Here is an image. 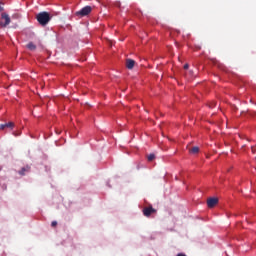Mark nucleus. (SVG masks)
Returning <instances> with one entry per match:
<instances>
[{
  "mask_svg": "<svg viewBox=\"0 0 256 256\" xmlns=\"http://www.w3.org/2000/svg\"><path fill=\"white\" fill-rule=\"evenodd\" d=\"M217 203H219V199L218 198H209L207 200V206L210 209H213V207H215V205H217Z\"/></svg>",
  "mask_w": 256,
  "mask_h": 256,
  "instance_id": "39448f33",
  "label": "nucleus"
},
{
  "mask_svg": "<svg viewBox=\"0 0 256 256\" xmlns=\"http://www.w3.org/2000/svg\"><path fill=\"white\" fill-rule=\"evenodd\" d=\"M1 11H3V6H1V4H0V13H1Z\"/></svg>",
  "mask_w": 256,
  "mask_h": 256,
  "instance_id": "a211bd4d",
  "label": "nucleus"
},
{
  "mask_svg": "<svg viewBox=\"0 0 256 256\" xmlns=\"http://www.w3.org/2000/svg\"><path fill=\"white\" fill-rule=\"evenodd\" d=\"M157 210H155V208L153 207H146L143 209V215L144 217H151L152 213H156Z\"/></svg>",
  "mask_w": 256,
  "mask_h": 256,
  "instance_id": "20e7f679",
  "label": "nucleus"
},
{
  "mask_svg": "<svg viewBox=\"0 0 256 256\" xmlns=\"http://www.w3.org/2000/svg\"><path fill=\"white\" fill-rule=\"evenodd\" d=\"M36 19L42 27H45V25L49 24V21H51L52 16L49 14V12H40L36 15Z\"/></svg>",
  "mask_w": 256,
  "mask_h": 256,
  "instance_id": "f257e3e1",
  "label": "nucleus"
},
{
  "mask_svg": "<svg viewBox=\"0 0 256 256\" xmlns=\"http://www.w3.org/2000/svg\"><path fill=\"white\" fill-rule=\"evenodd\" d=\"M13 135H14V137H19V135H21V131L14 132Z\"/></svg>",
  "mask_w": 256,
  "mask_h": 256,
  "instance_id": "ddd939ff",
  "label": "nucleus"
},
{
  "mask_svg": "<svg viewBox=\"0 0 256 256\" xmlns=\"http://www.w3.org/2000/svg\"><path fill=\"white\" fill-rule=\"evenodd\" d=\"M252 153H256V148L254 146L251 147Z\"/></svg>",
  "mask_w": 256,
  "mask_h": 256,
  "instance_id": "2eb2a0df",
  "label": "nucleus"
},
{
  "mask_svg": "<svg viewBox=\"0 0 256 256\" xmlns=\"http://www.w3.org/2000/svg\"><path fill=\"white\" fill-rule=\"evenodd\" d=\"M31 172V166L27 165L21 168V170L18 171V173L21 175V177L27 175V173Z\"/></svg>",
  "mask_w": 256,
  "mask_h": 256,
  "instance_id": "423d86ee",
  "label": "nucleus"
},
{
  "mask_svg": "<svg viewBox=\"0 0 256 256\" xmlns=\"http://www.w3.org/2000/svg\"><path fill=\"white\" fill-rule=\"evenodd\" d=\"M126 67H127V69H133V67H135V60L127 59L126 60Z\"/></svg>",
  "mask_w": 256,
  "mask_h": 256,
  "instance_id": "0eeeda50",
  "label": "nucleus"
},
{
  "mask_svg": "<svg viewBox=\"0 0 256 256\" xmlns=\"http://www.w3.org/2000/svg\"><path fill=\"white\" fill-rule=\"evenodd\" d=\"M177 256H187V255H185L183 253H179V254H177Z\"/></svg>",
  "mask_w": 256,
  "mask_h": 256,
  "instance_id": "f3484780",
  "label": "nucleus"
},
{
  "mask_svg": "<svg viewBox=\"0 0 256 256\" xmlns=\"http://www.w3.org/2000/svg\"><path fill=\"white\" fill-rule=\"evenodd\" d=\"M6 128H7V125H5V124H1V125H0V130H1V131H3V129H6Z\"/></svg>",
  "mask_w": 256,
  "mask_h": 256,
  "instance_id": "f8f14e48",
  "label": "nucleus"
},
{
  "mask_svg": "<svg viewBox=\"0 0 256 256\" xmlns=\"http://www.w3.org/2000/svg\"><path fill=\"white\" fill-rule=\"evenodd\" d=\"M184 69H189V64H185Z\"/></svg>",
  "mask_w": 256,
  "mask_h": 256,
  "instance_id": "dca6fc26",
  "label": "nucleus"
},
{
  "mask_svg": "<svg viewBox=\"0 0 256 256\" xmlns=\"http://www.w3.org/2000/svg\"><path fill=\"white\" fill-rule=\"evenodd\" d=\"M92 8L91 6H86L84 8H82L81 10L77 11L75 13L76 17H87V15H89V13H91Z\"/></svg>",
  "mask_w": 256,
  "mask_h": 256,
  "instance_id": "f03ea898",
  "label": "nucleus"
},
{
  "mask_svg": "<svg viewBox=\"0 0 256 256\" xmlns=\"http://www.w3.org/2000/svg\"><path fill=\"white\" fill-rule=\"evenodd\" d=\"M5 125H6V127H8L9 129H13V127H15V123H13V122H8V123H6Z\"/></svg>",
  "mask_w": 256,
  "mask_h": 256,
  "instance_id": "9d476101",
  "label": "nucleus"
},
{
  "mask_svg": "<svg viewBox=\"0 0 256 256\" xmlns=\"http://www.w3.org/2000/svg\"><path fill=\"white\" fill-rule=\"evenodd\" d=\"M51 227H57V221H52Z\"/></svg>",
  "mask_w": 256,
  "mask_h": 256,
  "instance_id": "4468645a",
  "label": "nucleus"
},
{
  "mask_svg": "<svg viewBox=\"0 0 256 256\" xmlns=\"http://www.w3.org/2000/svg\"><path fill=\"white\" fill-rule=\"evenodd\" d=\"M155 159V154H150V155H148V157H147V160L148 161H153Z\"/></svg>",
  "mask_w": 256,
  "mask_h": 256,
  "instance_id": "9b49d317",
  "label": "nucleus"
},
{
  "mask_svg": "<svg viewBox=\"0 0 256 256\" xmlns=\"http://www.w3.org/2000/svg\"><path fill=\"white\" fill-rule=\"evenodd\" d=\"M27 49H29V51H35L37 49V45H35L33 42H29L26 45Z\"/></svg>",
  "mask_w": 256,
  "mask_h": 256,
  "instance_id": "6e6552de",
  "label": "nucleus"
},
{
  "mask_svg": "<svg viewBox=\"0 0 256 256\" xmlns=\"http://www.w3.org/2000/svg\"><path fill=\"white\" fill-rule=\"evenodd\" d=\"M189 152L192 154V155H197V153H199V147L197 146H194L192 147Z\"/></svg>",
  "mask_w": 256,
  "mask_h": 256,
  "instance_id": "1a4fd4ad",
  "label": "nucleus"
},
{
  "mask_svg": "<svg viewBox=\"0 0 256 256\" xmlns=\"http://www.w3.org/2000/svg\"><path fill=\"white\" fill-rule=\"evenodd\" d=\"M1 19L2 21H0V27H7V25L11 23V17H9V14L5 12L1 14Z\"/></svg>",
  "mask_w": 256,
  "mask_h": 256,
  "instance_id": "7ed1b4c3",
  "label": "nucleus"
}]
</instances>
